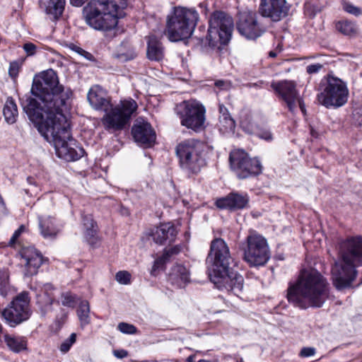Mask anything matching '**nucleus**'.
<instances>
[{
  "label": "nucleus",
  "mask_w": 362,
  "mask_h": 362,
  "mask_svg": "<svg viewBox=\"0 0 362 362\" xmlns=\"http://www.w3.org/2000/svg\"><path fill=\"white\" fill-rule=\"evenodd\" d=\"M5 341L8 348L13 352L18 353L27 348V342L23 337L6 335Z\"/></svg>",
  "instance_id": "nucleus-30"
},
{
  "label": "nucleus",
  "mask_w": 362,
  "mask_h": 362,
  "mask_svg": "<svg viewBox=\"0 0 362 362\" xmlns=\"http://www.w3.org/2000/svg\"><path fill=\"white\" fill-rule=\"evenodd\" d=\"M328 297L326 279L316 270L303 269L296 284L288 289V301L301 308L321 307Z\"/></svg>",
  "instance_id": "nucleus-2"
},
{
  "label": "nucleus",
  "mask_w": 362,
  "mask_h": 362,
  "mask_svg": "<svg viewBox=\"0 0 362 362\" xmlns=\"http://www.w3.org/2000/svg\"><path fill=\"white\" fill-rule=\"evenodd\" d=\"M289 8L286 0H261L259 11L263 17L278 22L287 16Z\"/></svg>",
  "instance_id": "nucleus-17"
},
{
  "label": "nucleus",
  "mask_w": 362,
  "mask_h": 362,
  "mask_svg": "<svg viewBox=\"0 0 362 362\" xmlns=\"http://www.w3.org/2000/svg\"><path fill=\"white\" fill-rule=\"evenodd\" d=\"M8 285V275L6 272L0 271V290H5Z\"/></svg>",
  "instance_id": "nucleus-43"
},
{
  "label": "nucleus",
  "mask_w": 362,
  "mask_h": 362,
  "mask_svg": "<svg viewBox=\"0 0 362 362\" xmlns=\"http://www.w3.org/2000/svg\"><path fill=\"white\" fill-rule=\"evenodd\" d=\"M87 98L90 105L95 110L107 111L111 105L106 98L105 90L99 86H94L89 90Z\"/></svg>",
  "instance_id": "nucleus-23"
},
{
  "label": "nucleus",
  "mask_w": 362,
  "mask_h": 362,
  "mask_svg": "<svg viewBox=\"0 0 362 362\" xmlns=\"http://www.w3.org/2000/svg\"><path fill=\"white\" fill-rule=\"evenodd\" d=\"M169 276L172 283L180 287L185 286L189 281V272L186 267L181 264L174 266Z\"/></svg>",
  "instance_id": "nucleus-28"
},
{
  "label": "nucleus",
  "mask_w": 362,
  "mask_h": 362,
  "mask_svg": "<svg viewBox=\"0 0 362 362\" xmlns=\"http://www.w3.org/2000/svg\"><path fill=\"white\" fill-rule=\"evenodd\" d=\"M115 279L121 284H129L131 281V274L127 271H119L116 274Z\"/></svg>",
  "instance_id": "nucleus-37"
},
{
  "label": "nucleus",
  "mask_w": 362,
  "mask_h": 362,
  "mask_svg": "<svg viewBox=\"0 0 362 362\" xmlns=\"http://www.w3.org/2000/svg\"><path fill=\"white\" fill-rule=\"evenodd\" d=\"M76 334L75 333H72L70 337L64 340L61 346H60V351L63 353H66L71 346L76 342Z\"/></svg>",
  "instance_id": "nucleus-35"
},
{
  "label": "nucleus",
  "mask_w": 362,
  "mask_h": 362,
  "mask_svg": "<svg viewBox=\"0 0 362 362\" xmlns=\"http://www.w3.org/2000/svg\"><path fill=\"white\" fill-rule=\"evenodd\" d=\"M39 227L41 235L45 238H54L59 233L61 228L54 222L52 217L48 216L39 220Z\"/></svg>",
  "instance_id": "nucleus-27"
},
{
  "label": "nucleus",
  "mask_w": 362,
  "mask_h": 362,
  "mask_svg": "<svg viewBox=\"0 0 362 362\" xmlns=\"http://www.w3.org/2000/svg\"><path fill=\"white\" fill-rule=\"evenodd\" d=\"M169 260V259L168 258V257L163 253V255L158 258H157L155 261H154V264L152 267V269H151V274H154V272L161 268Z\"/></svg>",
  "instance_id": "nucleus-39"
},
{
  "label": "nucleus",
  "mask_w": 362,
  "mask_h": 362,
  "mask_svg": "<svg viewBox=\"0 0 362 362\" xmlns=\"http://www.w3.org/2000/svg\"><path fill=\"white\" fill-rule=\"evenodd\" d=\"M219 112L220 116H227L228 115H230L228 109L223 105H219Z\"/></svg>",
  "instance_id": "nucleus-50"
},
{
  "label": "nucleus",
  "mask_w": 362,
  "mask_h": 362,
  "mask_svg": "<svg viewBox=\"0 0 362 362\" xmlns=\"http://www.w3.org/2000/svg\"><path fill=\"white\" fill-rule=\"evenodd\" d=\"M120 213L123 216H129L130 214L129 209L125 207H121Z\"/></svg>",
  "instance_id": "nucleus-52"
},
{
  "label": "nucleus",
  "mask_w": 362,
  "mask_h": 362,
  "mask_svg": "<svg viewBox=\"0 0 362 362\" xmlns=\"http://www.w3.org/2000/svg\"><path fill=\"white\" fill-rule=\"evenodd\" d=\"M2 316L12 327L28 320L30 317L28 293L23 292L18 295L2 311Z\"/></svg>",
  "instance_id": "nucleus-15"
},
{
  "label": "nucleus",
  "mask_w": 362,
  "mask_h": 362,
  "mask_svg": "<svg viewBox=\"0 0 362 362\" xmlns=\"http://www.w3.org/2000/svg\"><path fill=\"white\" fill-rule=\"evenodd\" d=\"M23 48L28 56H33L35 54L37 47L32 42H26L23 45Z\"/></svg>",
  "instance_id": "nucleus-41"
},
{
  "label": "nucleus",
  "mask_w": 362,
  "mask_h": 362,
  "mask_svg": "<svg viewBox=\"0 0 362 362\" xmlns=\"http://www.w3.org/2000/svg\"><path fill=\"white\" fill-rule=\"evenodd\" d=\"M175 111L182 126L196 132L204 129L206 110L200 102L185 100L176 105Z\"/></svg>",
  "instance_id": "nucleus-8"
},
{
  "label": "nucleus",
  "mask_w": 362,
  "mask_h": 362,
  "mask_svg": "<svg viewBox=\"0 0 362 362\" xmlns=\"http://www.w3.org/2000/svg\"><path fill=\"white\" fill-rule=\"evenodd\" d=\"M231 169L240 179H245L262 173V165L256 158H250L242 150H235L230 153Z\"/></svg>",
  "instance_id": "nucleus-13"
},
{
  "label": "nucleus",
  "mask_w": 362,
  "mask_h": 362,
  "mask_svg": "<svg viewBox=\"0 0 362 362\" xmlns=\"http://www.w3.org/2000/svg\"><path fill=\"white\" fill-rule=\"evenodd\" d=\"M219 122L221 125V130L223 132L233 131L235 127V122L230 115L227 116H220Z\"/></svg>",
  "instance_id": "nucleus-33"
},
{
  "label": "nucleus",
  "mask_w": 362,
  "mask_h": 362,
  "mask_svg": "<svg viewBox=\"0 0 362 362\" xmlns=\"http://www.w3.org/2000/svg\"><path fill=\"white\" fill-rule=\"evenodd\" d=\"M191 360H192V357H191V356H189V357L187 358V361H188L189 362H191Z\"/></svg>",
  "instance_id": "nucleus-55"
},
{
  "label": "nucleus",
  "mask_w": 362,
  "mask_h": 362,
  "mask_svg": "<svg viewBox=\"0 0 362 362\" xmlns=\"http://www.w3.org/2000/svg\"><path fill=\"white\" fill-rule=\"evenodd\" d=\"M160 31L157 35H150L148 37L147 57L152 61H160L164 57V49L158 37H161Z\"/></svg>",
  "instance_id": "nucleus-24"
},
{
  "label": "nucleus",
  "mask_w": 362,
  "mask_h": 362,
  "mask_svg": "<svg viewBox=\"0 0 362 362\" xmlns=\"http://www.w3.org/2000/svg\"><path fill=\"white\" fill-rule=\"evenodd\" d=\"M87 0H70V3L71 5L74 6H82Z\"/></svg>",
  "instance_id": "nucleus-51"
},
{
  "label": "nucleus",
  "mask_w": 362,
  "mask_h": 362,
  "mask_svg": "<svg viewBox=\"0 0 362 362\" xmlns=\"http://www.w3.org/2000/svg\"><path fill=\"white\" fill-rule=\"evenodd\" d=\"M336 28L338 31L345 35L351 36L356 32V25L353 23L347 21L338 22L336 25Z\"/></svg>",
  "instance_id": "nucleus-32"
},
{
  "label": "nucleus",
  "mask_w": 362,
  "mask_h": 362,
  "mask_svg": "<svg viewBox=\"0 0 362 362\" xmlns=\"http://www.w3.org/2000/svg\"><path fill=\"white\" fill-rule=\"evenodd\" d=\"M322 64L319 63L310 64L306 67V71L309 74H313L319 72L322 69Z\"/></svg>",
  "instance_id": "nucleus-46"
},
{
  "label": "nucleus",
  "mask_w": 362,
  "mask_h": 362,
  "mask_svg": "<svg viewBox=\"0 0 362 362\" xmlns=\"http://www.w3.org/2000/svg\"><path fill=\"white\" fill-rule=\"evenodd\" d=\"M114 356L118 358H123L127 356V351L125 350H115L114 351Z\"/></svg>",
  "instance_id": "nucleus-49"
},
{
  "label": "nucleus",
  "mask_w": 362,
  "mask_h": 362,
  "mask_svg": "<svg viewBox=\"0 0 362 362\" xmlns=\"http://www.w3.org/2000/svg\"><path fill=\"white\" fill-rule=\"evenodd\" d=\"M315 353V348L307 346L302 348L298 355L301 358H307L314 356Z\"/></svg>",
  "instance_id": "nucleus-40"
},
{
  "label": "nucleus",
  "mask_w": 362,
  "mask_h": 362,
  "mask_svg": "<svg viewBox=\"0 0 362 362\" xmlns=\"http://www.w3.org/2000/svg\"><path fill=\"white\" fill-rule=\"evenodd\" d=\"M65 0H40V8L53 19H58L63 13Z\"/></svg>",
  "instance_id": "nucleus-25"
},
{
  "label": "nucleus",
  "mask_w": 362,
  "mask_h": 362,
  "mask_svg": "<svg viewBox=\"0 0 362 362\" xmlns=\"http://www.w3.org/2000/svg\"><path fill=\"white\" fill-rule=\"evenodd\" d=\"M199 14L194 9L175 8L168 16L164 33L171 42H177L189 37L197 25Z\"/></svg>",
  "instance_id": "nucleus-5"
},
{
  "label": "nucleus",
  "mask_w": 362,
  "mask_h": 362,
  "mask_svg": "<svg viewBox=\"0 0 362 362\" xmlns=\"http://www.w3.org/2000/svg\"><path fill=\"white\" fill-rule=\"evenodd\" d=\"M241 125H242L243 128L245 131H247V132H249V133H250V134L254 133V132H253V131H252V129H249V128H248V127L245 124V123H244V122H242V123H241Z\"/></svg>",
  "instance_id": "nucleus-53"
},
{
  "label": "nucleus",
  "mask_w": 362,
  "mask_h": 362,
  "mask_svg": "<svg viewBox=\"0 0 362 362\" xmlns=\"http://www.w3.org/2000/svg\"><path fill=\"white\" fill-rule=\"evenodd\" d=\"M362 253L361 238H351L340 245L342 259L334 264L332 269L333 284L337 289L346 288L356 276V262H360Z\"/></svg>",
  "instance_id": "nucleus-4"
},
{
  "label": "nucleus",
  "mask_w": 362,
  "mask_h": 362,
  "mask_svg": "<svg viewBox=\"0 0 362 362\" xmlns=\"http://www.w3.org/2000/svg\"><path fill=\"white\" fill-rule=\"evenodd\" d=\"M243 259L251 267L264 265L270 258L267 240L258 233H251L243 247Z\"/></svg>",
  "instance_id": "nucleus-10"
},
{
  "label": "nucleus",
  "mask_w": 362,
  "mask_h": 362,
  "mask_svg": "<svg viewBox=\"0 0 362 362\" xmlns=\"http://www.w3.org/2000/svg\"><path fill=\"white\" fill-rule=\"evenodd\" d=\"M249 202L248 197L238 193H230L226 197L218 199L216 206L220 209L236 211L247 207Z\"/></svg>",
  "instance_id": "nucleus-21"
},
{
  "label": "nucleus",
  "mask_w": 362,
  "mask_h": 362,
  "mask_svg": "<svg viewBox=\"0 0 362 362\" xmlns=\"http://www.w3.org/2000/svg\"><path fill=\"white\" fill-rule=\"evenodd\" d=\"M269 55L270 57H276V54L274 52H272H272H270L269 53Z\"/></svg>",
  "instance_id": "nucleus-54"
},
{
  "label": "nucleus",
  "mask_w": 362,
  "mask_h": 362,
  "mask_svg": "<svg viewBox=\"0 0 362 362\" xmlns=\"http://www.w3.org/2000/svg\"><path fill=\"white\" fill-rule=\"evenodd\" d=\"M76 296L70 293H64L62 295V303L64 306L74 308L76 303Z\"/></svg>",
  "instance_id": "nucleus-36"
},
{
  "label": "nucleus",
  "mask_w": 362,
  "mask_h": 362,
  "mask_svg": "<svg viewBox=\"0 0 362 362\" xmlns=\"http://www.w3.org/2000/svg\"><path fill=\"white\" fill-rule=\"evenodd\" d=\"M25 226L23 225H21L13 234L10 240L9 245H13L16 242L17 239L21 235V233L25 231Z\"/></svg>",
  "instance_id": "nucleus-44"
},
{
  "label": "nucleus",
  "mask_w": 362,
  "mask_h": 362,
  "mask_svg": "<svg viewBox=\"0 0 362 362\" xmlns=\"http://www.w3.org/2000/svg\"><path fill=\"white\" fill-rule=\"evenodd\" d=\"M31 93L35 98H28L22 106L41 135L54 145L59 158L67 161L81 158L84 150L71 136L69 124L63 114L72 94L70 88L59 84L53 69H47L35 75Z\"/></svg>",
  "instance_id": "nucleus-1"
},
{
  "label": "nucleus",
  "mask_w": 362,
  "mask_h": 362,
  "mask_svg": "<svg viewBox=\"0 0 362 362\" xmlns=\"http://www.w3.org/2000/svg\"><path fill=\"white\" fill-rule=\"evenodd\" d=\"M206 262L210 264V279L228 272L233 258L229 247L223 239L215 238L211 242Z\"/></svg>",
  "instance_id": "nucleus-9"
},
{
  "label": "nucleus",
  "mask_w": 362,
  "mask_h": 362,
  "mask_svg": "<svg viewBox=\"0 0 362 362\" xmlns=\"http://www.w3.org/2000/svg\"><path fill=\"white\" fill-rule=\"evenodd\" d=\"M19 71L18 64L16 62H11L9 66L8 74L12 78L18 76Z\"/></svg>",
  "instance_id": "nucleus-45"
},
{
  "label": "nucleus",
  "mask_w": 362,
  "mask_h": 362,
  "mask_svg": "<svg viewBox=\"0 0 362 362\" xmlns=\"http://www.w3.org/2000/svg\"><path fill=\"white\" fill-rule=\"evenodd\" d=\"M206 39L209 45L214 47L218 44H227L232 36L233 30V18L222 11L214 12L209 19Z\"/></svg>",
  "instance_id": "nucleus-7"
},
{
  "label": "nucleus",
  "mask_w": 362,
  "mask_h": 362,
  "mask_svg": "<svg viewBox=\"0 0 362 362\" xmlns=\"http://www.w3.org/2000/svg\"><path fill=\"white\" fill-rule=\"evenodd\" d=\"M134 141L141 146H151L156 141V133L151 124L144 120H136L132 128Z\"/></svg>",
  "instance_id": "nucleus-19"
},
{
  "label": "nucleus",
  "mask_w": 362,
  "mask_h": 362,
  "mask_svg": "<svg viewBox=\"0 0 362 362\" xmlns=\"http://www.w3.org/2000/svg\"><path fill=\"white\" fill-rule=\"evenodd\" d=\"M90 305L87 300H81L77 309V315L81 326L84 327L90 323Z\"/></svg>",
  "instance_id": "nucleus-31"
},
{
  "label": "nucleus",
  "mask_w": 362,
  "mask_h": 362,
  "mask_svg": "<svg viewBox=\"0 0 362 362\" xmlns=\"http://www.w3.org/2000/svg\"><path fill=\"white\" fill-rule=\"evenodd\" d=\"M204 145L195 139H187L176 146L181 168L189 175L197 174L206 165Z\"/></svg>",
  "instance_id": "nucleus-6"
},
{
  "label": "nucleus",
  "mask_w": 362,
  "mask_h": 362,
  "mask_svg": "<svg viewBox=\"0 0 362 362\" xmlns=\"http://www.w3.org/2000/svg\"><path fill=\"white\" fill-rule=\"evenodd\" d=\"M5 120L9 124H13L18 115L17 105L12 98H8L3 109Z\"/></svg>",
  "instance_id": "nucleus-29"
},
{
  "label": "nucleus",
  "mask_w": 362,
  "mask_h": 362,
  "mask_svg": "<svg viewBox=\"0 0 362 362\" xmlns=\"http://www.w3.org/2000/svg\"><path fill=\"white\" fill-rule=\"evenodd\" d=\"M126 6V0H93L83 8L84 19L96 30H111L117 25L118 19L124 16Z\"/></svg>",
  "instance_id": "nucleus-3"
},
{
  "label": "nucleus",
  "mask_w": 362,
  "mask_h": 362,
  "mask_svg": "<svg viewBox=\"0 0 362 362\" xmlns=\"http://www.w3.org/2000/svg\"><path fill=\"white\" fill-rule=\"evenodd\" d=\"M20 254L25 261L24 275L26 276L35 275L44 262L42 254L33 247H23Z\"/></svg>",
  "instance_id": "nucleus-20"
},
{
  "label": "nucleus",
  "mask_w": 362,
  "mask_h": 362,
  "mask_svg": "<svg viewBox=\"0 0 362 362\" xmlns=\"http://www.w3.org/2000/svg\"><path fill=\"white\" fill-rule=\"evenodd\" d=\"M177 235L175 227L170 223H161L153 228L150 233L153 240L158 245H164L173 242Z\"/></svg>",
  "instance_id": "nucleus-22"
},
{
  "label": "nucleus",
  "mask_w": 362,
  "mask_h": 362,
  "mask_svg": "<svg viewBox=\"0 0 362 362\" xmlns=\"http://www.w3.org/2000/svg\"><path fill=\"white\" fill-rule=\"evenodd\" d=\"M215 86L220 89H228L230 87V83L225 81H217L215 83Z\"/></svg>",
  "instance_id": "nucleus-48"
},
{
  "label": "nucleus",
  "mask_w": 362,
  "mask_h": 362,
  "mask_svg": "<svg viewBox=\"0 0 362 362\" xmlns=\"http://www.w3.org/2000/svg\"><path fill=\"white\" fill-rule=\"evenodd\" d=\"M136 109V103L131 98L121 101L115 107L110 105L102 118L103 124L106 129H122Z\"/></svg>",
  "instance_id": "nucleus-11"
},
{
  "label": "nucleus",
  "mask_w": 362,
  "mask_h": 362,
  "mask_svg": "<svg viewBox=\"0 0 362 362\" xmlns=\"http://www.w3.org/2000/svg\"><path fill=\"white\" fill-rule=\"evenodd\" d=\"M237 29L241 35L250 40L260 37L264 32V28L257 21V13L252 11L239 13Z\"/></svg>",
  "instance_id": "nucleus-16"
},
{
  "label": "nucleus",
  "mask_w": 362,
  "mask_h": 362,
  "mask_svg": "<svg viewBox=\"0 0 362 362\" xmlns=\"http://www.w3.org/2000/svg\"><path fill=\"white\" fill-rule=\"evenodd\" d=\"M348 97L346 84L340 78L329 75L327 85L317 94V99L320 104L326 107H339L347 102Z\"/></svg>",
  "instance_id": "nucleus-12"
},
{
  "label": "nucleus",
  "mask_w": 362,
  "mask_h": 362,
  "mask_svg": "<svg viewBox=\"0 0 362 362\" xmlns=\"http://www.w3.org/2000/svg\"><path fill=\"white\" fill-rule=\"evenodd\" d=\"M181 246L179 245H177L171 248L165 249L164 250V254L168 257V258L170 259V258L175 255H177L181 251Z\"/></svg>",
  "instance_id": "nucleus-42"
},
{
  "label": "nucleus",
  "mask_w": 362,
  "mask_h": 362,
  "mask_svg": "<svg viewBox=\"0 0 362 362\" xmlns=\"http://www.w3.org/2000/svg\"><path fill=\"white\" fill-rule=\"evenodd\" d=\"M271 87L286 103L290 112H294L298 106L303 114L305 107L303 98L296 89V83L293 81L273 82Z\"/></svg>",
  "instance_id": "nucleus-14"
},
{
  "label": "nucleus",
  "mask_w": 362,
  "mask_h": 362,
  "mask_svg": "<svg viewBox=\"0 0 362 362\" xmlns=\"http://www.w3.org/2000/svg\"><path fill=\"white\" fill-rule=\"evenodd\" d=\"M83 224L84 227V236L86 240L92 246H96L99 243V238L97 235L98 226L92 216H83Z\"/></svg>",
  "instance_id": "nucleus-26"
},
{
  "label": "nucleus",
  "mask_w": 362,
  "mask_h": 362,
  "mask_svg": "<svg viewBox=\"0 0 362 362\" xmlns=\"http://www.w3.org/2000/svg\"><path fill=\"white\" fill-rule=\"evenodd\" d=\"M117 327L121 332L124 334H133L137 332V329L135 326L126 322L119 323Z\"/></svg>",
  "instance_id": "nucleus-38"
},
{
  "label": "nucleus",
  "mask_w": 362,
  "mask_h": 362,
  "mask_svg": "<svg viewBox=\"0 0 362 362\" xmlns=\"http://www.w3.org/2000/svg\"><path fill=\"white\" fill-rule=\"evenodd\" d=\"M1 332H2V326H1V325L0 324V334L1 333Z\"/></svg>",
  "instance_id": "nucleus-56"
},
{
  "label": "nucleus",
  "mask_w": 362,
  "mask_h": 362,
  "mask_svg": "<svg viewBox=\"0 0 362 362\" xmlns=\"http://www.w3.org/2000/svg\"><path fill=\"white\" fill-rule=\"evenodd\" d=\"M341 5L343 10L346 13L354 16H359L361 15V8L354 5L351 2L348 1H343Z\"/></svg>",
  "instance_id": "nucleus-34"
},
{
  "label": "nucleus",
  "mask_w": 362,
  "mask_h": 362,
  "mask_svg": "<svg viewBox=\"0 0 362 362\" xmlns=\"http://www.w3.org/2000/svg\"><path fill=\"white\" fill-rule=\"evenodd\" d=\"M211 281L218 287H224L238 296L243 288V277L240 274L229 269L226 274H218L211 277Z\"/></svg>",
  "instance_id": "nucleus-18"
},
{
  "label": "nucleus",
  "mask_w": 362,
  "mask_h": 362,
  "mask_svg": "<svg viewBox=\"0 0 362 362\" xmlns=\"http://www.w3.org/2000/svg\"><path fill=\"white\" fill-rule=\"evenodd\" d=\"M257 134L259 138L263 139L264 140L269 141L272 139V135L271 132L267 129L262 130Z\"/></svg>",
  "instance_id": "nucleus-47"
}]
</instances>
